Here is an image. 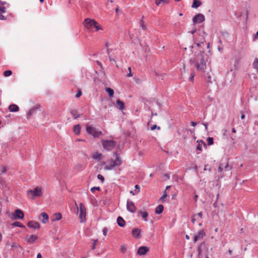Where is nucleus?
I'll return each instance as SVG.
<instances>
[{"label": "nucleus", "mask_w": 258, "mask_h": 258, "mask_svg": "<svg viewBox=\"0 0 258 258\" xmlns=\"http://www.w3.org/2000/svg\"><path fill=\"white\" fill-rule=\"evenodd\" d=\"M205 52L199 50L195 52V56L189 59L190 64H194L198 71H202L206 73L205 69L206 68V62L204 59Z\"/></svg>", "instance_id": "f257e3e1"}, {"label": "nucleus", "mask_w": 258, "mask_h": 258, "mask_svg": "<svg viewBox=\"0 0 258 258\" xmlns=\"http://www.w3.org/2000/svg\"><path fill=\"white\" fill-rule=\"evenodd\" d=\"M75 205L77 208V213L79 214L80 222H84L86 221V209L82 203H80L79 205L78 206L77 203H75Z\"/></svg>", "instance_id": "f03ea898"}, {"label": "nucleus", "mask_w": 258, "mask_h": 258, "mask_svg": "<svg viewBox=\"0 0 258 258\" xmlns=\"http://www.w3.org/2000/svg\"><path fill=\"white\" fill-rule=\"evenodd\" d=\"M86 131L88 134L91 135L94 138H99L102 135V132L101 131L91 126H87Z\"/></svg>", "instance_id": "7ed1b4c3"}, {"label": "nucleus", "mask_w": 258, "mask_h": 258, "mask_svg": "<svg viewBox=\"0 0 258 258\" xmlns=\"http://www.w3.org/2000/svg\"><path fill=\"white\" fill-rule=\"evenodd\" d=\"M42 194L41 189L40 187L37 186L33 190H29L27 191L28 196L33 199L35 197H40Z\"/></svg>", "instance_id": "20e7f679"}, {"label": "nucleus", "mask_w": 258, "mask_h": 258, "mask_svg": "<svg viewBox=\"0 0 258 258\" xmlns=\"http://www.w3.org/2000/svg\"><path fill=\"white\" fill-rule=\"evenodd\" d=\"M102 146L104 149L110 151L116 146V142L113 140H105L102 142Z\"/></svg>", "instance_id": "39448f33"}, {"label": "nucleus", "mask_w": 258, "mask_h": 258, "mask_svg": "<svg viewBox=\"0 0 258 258\" xmlns=\"http://www.w3.org/2000/svg\"><path fill=\"white\" fill-rule=\"evenodd\" d=\"M197 251L199 256L202 255V253L203 251H205V252L209 253V247L208 244L204 241L202 242L198 246Z\"/></svg>", "instance_id": "423d86ee"}, {"label": "nucleus", "mask_w": 258, "mask_h": 258, "mask_svg": "<svg viewBox=\"0 0 258 258\" xmlns=\"http://www.w3.org/2000/svg\"><path fill=\"white\" fill-rule=\"evenodd\" d=\"M97 24V22L94 19L86 18L84 21V25L88 29H92Z\"/></svg>", "instance_id": "0eeeda50"}, {"label": "nucleus", "mask_w": 258, "mask_h": 258, "mask_svg": "<svg viewBox=\"0 0 258 258\" xmlns=\"http://www.w3.org/2000/svg\"><path fill=\"white\" fill-rule=\"evenodd\" d=\"M205 20V16L202 14H198L196 15L193 18L192 21L194 24L196 23H201Z\"/></svg>", "instance_id": "6e6552de"}, {"label": "nucleus", "mask_w": 258, "mask_h": 258, "mask_svg": "<svg viewBox=\"0 0 258 258\" xmlns=\"http://www.w3.org/2000/svg\"><path fill=\"white\" fill-rule=\"evenodd\" d=\"M38 237L36 235H27L25 238V241L29 244H33L37 239Z\"/></svg>", "instance_id": "1a4fd4ad"}, {"label": "nucleus", "mask_w": 258, "mask_h": 258, "mask_svg": "<svg viewBox=\"0 0 258 258\" xmlns=\"http://www.w3.org/2000/svg\"><path fill=\"white\" fill-rule=\"evenodd\" d=\"M126 209L127 211L133 213H135L136 210V207L134 203L130 200H127V201Z\"/></svg>", "instance_id": "9d476101"}, {"label": "nucleus", "mask_w": 258, "mask_h": 258, "mask_svg": "<svg viewBox=\"0 0 258 258\" xmlns=\"http://www.w3.org/2000/svg\"><path fill=\"white\" fill-rule=\"evenodd\" d=\"M112 49L107 48V53L108 55L109 61L111 62H113L116 63L115 58H116V56L113 52H112Z\"/></svg>", "instance_id": "9b49d317"}, {"label": "nucleus", "mask_w": 258, "mask_h": 258, "mask_svg": "<svg viewBox=\"0 0 258 258\" xmlns=\"http://www.w3.org/2000/svg\"><path fill=\"white\" fill-rule=\"evenodd\" d=\"M13 216L15 219H22L24 218V214L21 210L18 209L15 210Z\"/></svg>", "instance_id": "f8f14e48"}, {"label": "nucleus", "mask_w": 258, "mask_h": 258, "mask_svg": "<svg viewBox=\"0 0 258 258\" xmlns=\"http://www.w3.org/2000/svg\"><path fill=\"white\" fill-rule=\"evenodd\" d=\"M206 235V233L203 230H201L198 232V233L195 235L194 237L193 241L195 243L198 240L202 239Z\"/></svg>", "instance_id": "ddd939ff"}, {"label": "nucleus", "mask_w": 258, "mask_h": 258, "mask_svg": "<svg viewBox=\"0 0 258 258\" xmlns=\"http://www.w3.org/2000/svg\"><path fill=\"white\" fill-rule=\"evenodd\" d=\"M27 226L34 229H39L40 228V224L39 223L34 221H29L27 223Z\"/></svg>", "instance_id": "4468645a"}, {"label": "nucleus", "mask_w": 258, "mask_h": 258, "mask_svg": "<svg viewBox=\"0 0 258 258\" xmlns=\"http://www.w3.org/2000/svg\"><path fill=\"white\" fill-rule=\"evenodd\" d=\"M149 250V248L146 246L140 247L138 250V254L140 255H145Z\"/></svg>", "instance_id": "2eb2a0df"}, {"label": "nucleus", "mask_w": 258, "mask_h": 258, "mask_svg": "<svg viewBox=\"0 0 258 258\" xmlns=\"http://www.w3.org/2000/svg\"><path fill=\"white\" fill-rule=\"evenodd\" d=\"M114 155L116 156L115 159L114 160V166L115 167L120 166L122 163V161L119 154L115 152L114 153Z\"/></svg>", "instance_id": "dca6fc26"}, {"label": "nucleus", "mask_w": 258, "mask_h": 258, "mask_svg": "<svg viewBox=\"0 0 258 258\" xmlns=\"http://www.w3.org/2000/svg\"><path fill=\"white\" fill-rule=\"evenodd\" d=\"M141 230L139 228H134L132 230L133 236L136 238H140L141 237Z\"/></svg>", "instance_id": "f3484780"}, {"label": "nucleus", "mask_w": 258, "mask_h": 258, "mask_svg": "<svg viewBox=\"0 0 258 258\" xmlns=\"http://www.w3.org/2000/svg\"><path fill=\"white\" fill-rule=\"evenodd\" d=\"M48 219V215L45 213L42 212L40 216H39V220L42 222L43 223H46Z\"/></svg>", "instance_id": "a211bd4d"}, {"label": "nucleus", "mask_w": 258, "mask_h": 258, "mask_svg": "<svg viewBox=\"0 0 258 258\" xmlns=\"http://www.w3.org/2000/svg\"><path fill=\"white\" fill-rule=\"evenodd\" d=\"M62 218V215L60 213H56L52 215L51 217L52 221H58Z\"/></svg>", "instance_id": "6ab92c4d"}, {"label": "nucleus", "mask_w": 258, "mask_h": 258, "mask_svg": "<svg viewBox=\"0 0 258 258\" xmlns=\"http://www.w3.org/2000/svg\"><path fill=\"white\" fill-rule=\"evenodd\" d=\"M117 223L119 226L121 227H124L125 225V222L124 220L121 216L117 217Z\"/></svg>", "instance_id": "aec40b11"}, {"label": "nucleus", "mask_w": 258, "mask_h": 258, "mask_svg": "<svg viewBox=\"0 0 258 258\" xmlns=\"http://www.w3.org/2000/svg\"><path fill=\"white\" fill-rule=\"evenodd\" d=\"M70 112L73 116L74 119H77L82 115V114H78V110L75 109H71Z\"/></svg>", "instance_id": "412c9836"}, {"label": "nucleus", "mask_w": 258, "mask_h": 258, "mask_svg": "<svg viewBox=\"0 0 258 258\" xmlns=\"http://www.w3.org/2000/svg\"><path fill=\"white\" fill-rule=\"evenodd\" d=\"M9 109L11 112H17L19 110V107L18 105L13 104L9 106Z\"/></svg>", "instance_id": "4be33fe9"}, {"label": "nucleus", "mask_w": 258, "mask_h": 258, "mask_svg": "<svg viewBox=\"0 0 258 258\" xmlns=\"http://www.w3.org/2000/svg\"><path fill=\"white\" fill-rule=\"evenodd\" d=\"M116 106L120 110H122L124 108V103L119 99L116 100Z\"/></svg>", "instance_id": "5701e85b"}, {"label": "nucleus", "mask_w": 258, "mask_h": 258, "mask_svg": "<svg viewBox=\"0 0 258 258\" xmlns=\"http://www.w3.org/2000/svg\"><path fill=\"white\" fill-rule=\"evenodd\" d=\"M81 125L80 124H77L74 126L73 132L76 135H78L80 134L81 132Z\"/></svg>", "instance_id": "b1692460"}, {"label": "nucleus", "mask_w": 258, "mask_h": 258, "mask_svg": "<svg viewBox=\"0 0 258 258\" xmlns=\"http://www.w3.org/2000/svg\"><path fill=\"white\" fill-rule=\"evenodd\" d=\"M164 210V206L162 205H159L155 208V213L156 214H161Z\"/></svg>", "instance_id": "393cba45"}, {"label": "nucleus", "mask_w": 258, "mask_h": 258, "mask_svg": "<svg viewBox=\"0 0 258 258\" xmlns=\"http://www.w3.org/2000/svg\"><path fill=\"white\" fill-rule=\"evenodd\" d=\"M202 5V2L200 0H194L192 8L197 9L201 6Z\"/></svg>", "instance_id": "a878e982"}, {"label": "nucleus", "mask_w": 258, "mask_h": 258, "mask_svg": "<svg viewBox=\"0 0 258 258\" xmlns=\"http://www.w3.org/2000/svg\"><path fill=\"white\" fill-rule=\"evenodd\" d=\"M39 106V105H38L32 108L31 109H30V110L29 111V112L27 113L28 117L31 116L35 112L36 110L37 109H38V107Z\"/></svg>", "instance_id": "bb28decb"}, {"label": "nucleus", "mask_w": 258, "mask_h": 258, "mask_svg": "<svg viewBox=\"0 0 258 258\" xmlns=\"http://www.w3.org/2000/svg\"><path fill=\"white\" fill-rule=\"evenodd\" d=\"M12 225L13 227H19L22 228H25V226L24 225H23L21 223H20V222H18V221H15V222H13L12 224Z\"/></svg>", "instance_id": "cd10ccee"}, {"label": "nucleus", "mask_w": 258, "mask_h": 258, "mask_svg": "<svg viewBox=\"0 0 258 258\" xmlns=\"http://www.w3.org/2000/svg\"><path fill=\"white\" fill-rule=\"evenodd\" d=\"M105 91L108 93V95L110 97H112L114 95V91L112 89L109 87H106L105 88Z\"/></svg>", "instance_id": "c85d7f7f"}, {"label": "nucleus", "mask_w": 258, "mask_h": 258, "mask_svg": "<svg viewBox=\"0 0 258 258\" xmlns=\"http://www.w3.org/2000/svg\"><path fill=\"white\" fill-rule=\"evenodd\" d=\"M167 197V191L166 190H165L164 191H163V195L161 197V198L159 199V201L160 202H161L162 203H164L166 200H165V198H166Z\"/></svg>", "instance_id": "c756f323"}, {"label": "nucleus", "mask_w": 258, "mask_h": 258, "mask_svg": "<svg viewBox=\"0 0 258 258\" xmlns=\"http://www.w3.org/2000/svg\"><path fill=\"white\" fill-rule=\"evenodd\" d=\"M170 0H155V4L157 6H159L160 4H168Z\"/></svg>", "instance_id": "7c9ffc66"}, {"label": "nucleus", "mask_w": 258, "mask_h": 258, "mask_svg": "<svg viewBox=\"0 0 258 258\" xmlns=\"http://www.w3.org/2000/svg\"><path fill=\"white\" fill-rule=\"evenodd\" d=\"M139 214L141 215L142 217H143V218L144 219V220L145 221H147V219H146V218L148 216V213L147 212H143L140 211L139 212Z\"/></svg>", "instance_id": "2f4dec72"}, {"label": "nucleus", "mask_w": 258, "mask_h": 258, "mask_svg": "<svg viewBox=\"0 0 258 258\" xmlns=\"http://www.w3.org/2000/svg\"><path fill=\"white\" fill-rule=\"evenodd\" d=\"M253 67L256 70L257 73H258V58H255L253 62Z\"/></svg>", "instance_id": "473e14b6"}, {"label": "nucleus", "mask_w": 258, "mask_h": 258, "mask_svg": "<svg viewBox=\"0 0 258 258\" xmlns=\"http://www.w3.org/2000/svg\"><path fill=\"white\" fill-rule=\"evenodd\" d=\"M205 77L207 78L206 81L208 83H212V77L210 74H209V73H207L205 74Z\"/></svg>", "instance_id": "72a5a7b5"}, {"label": "nucleus", "mask_w": 258, "mask_h": 258, "mask_svg": "<svg viewBox=\"0 0 258 258\" xmlns=\"http://www.w3.org/2000/svg\"><path fill=\"white\" fill-rule=\"evenodd\" d=\"M114 167H115V166L112 165V164L110 163V164L104 167V169L106 170H110L112 169Z\"/></svg>", "instance_id": "f704fd0d"}, {"label": "nucleus", "mask_w": 258, "mask_h": 258, "mask_svg": "<svg viewBox=\"0 0 258 258\" xmlns=\"http://www.w3.org/2000/svg\"><path fill=\"white\" fill-rule=\"evenodd\" d=\"M207 141L209 145H212L214 143V139L212 137H208L207 138Z\"/></svg>", "instance_id": "c9c22d12"}, {"label": "nucleus", "mask_w": 258, "mask_h": 258, "mask_svg": "<svg viewBox=\"0 0 258 258\" xmlns=\"http://www.w3.org/2000/svg\"><path fill=\"white\" fill-rule=\"evenodd\" d=\"M12 74V72L10 70H7L4 72L3 75L5 77H9Z\"/></svg>", "instance_id": "e433bc0d"}, {"label": "nucleus", "mask_w": 258, "mask_h": 258, "mask_svg": "<svg viewBox=\"0 0 258 258\" xmlns=\"http://www.w3.org/2000/svg\"><path fill=\"white\" fill-rule=\"evenodd\" d=\"M94 28H95V31H98L100 30H103L102 27L98 24L97 22V24L95 25V26H94Z\"/></svg>", "instance_id": "4c0bfd02"}, {"label": "nucleus", "mask_w": 258, "mask_h": 258, "mask_svg": "<svg viewBox=\"0 0 258 258\" xmlns=\"http://www.w3.org/2000/svg\"><path fill=\"white\" fill-rule=\"evenodd\" d=\"M101 157V154L96 152L93 156V158L95 159L100 160Z\"/></svg>", "instance_id": "58836bf2"}, {"label": "nucleus", "mask_w": 258, "mask_h": 258, "mask_svg": "<svg viewBox=\"0 0 258 258\" xmlns=\"http://www.w3.org/2000/svg\"><path fill=\"white\" fill-rule=\"evenodd\" d=\"M75 168L77 170H82L83 169V166L81 164H77L75 166Z\"/></svg>", "instance_id": "ea45409f"}, {"label": "nucleus", "mask_w": 258, "mask_h": 258, "mask_svg": "<svg viewBox=\"0 0 258 258\" xmlns=\"http://www.w3.org/2000/svg\"><path fill=\"white\" fill-rule=\"evenodd\" d=\"M140 25H141V27H142V29L144 30H146V26H145V25L144 24V22L143 21V19H142L140 22Z\"/></svg>", "instance_id": "a19ab883"}, {"label": "nucleus", "mask_w": 258, "mask_h": 258, "mask_svg": "<svg viewBox=\"0 0 258 258\" xmlns=\"http://www.w3.org/2000/svg\"><path fill=\"white\" fill-rule=\"evenodd\" d=\"M96 190L100 191L101 190V189H100V187H99V186H94L91 188V191L92 193H94L95 191Z\"/></svg>", "instance_id": "79ce46f5"}, {"label": "nucleus", "mask_w": 258, "mask_h": 258, "mask_svg": "<svg viewBox=\"0 0 258 258\" xmlns=\"http://www.w3.org/2000/svg\"><path fill=\"white\" fill-rule=\"evenodd\" d=\"M197 215H193L191 217V222L192 223H195L196 221L198 220V219L197 218Z\"/></svg>", "instance_id": "37998d69"}, {"label": "nucleus", "mask_w": 258, "mask_h": 258, "mask_svg": "<svg viewBox=\"0 0 258 258\" xmlns=\"http://www.w3.org/2000/svg\"><path fill=\"white\" fill-rule=\"evenodd\" d=\"M93 240L94 241V242L92 246V250H94L96 248V246L97 242L98 241V239Z\"/></svg>", "instance_id": "c03bdc74"}, {"label": "nucleus", "mask_w": 258, "mask_h": 258, "mask_svg": "<svg viewBox=\"0 0 258 258\" xmlns=\"http://www.w3.org/2000/svg\"><path fill=\"white\" fill-rule=\"evenodd\" d=\"M195 76V74L194 73H193V72L191 73L190 76L189 78V80L190 81L193 82Z\"/></svg>", "instance_id": "a18cd8bd"}, {"label": "nucleus", "mask_w": 258, "mask_h": 258, "mask_svg": "<svg viewBox=\"0 0 258 258\" xmlns=\"http://www.w3.org/2000/svg\"><path fill=\"white\" fill-rule=\"evenodd\" d=\"M231 169V167L227 163L224 167V170L225 171H230Z\"/></svg>", "instance_id": "49530a36"}, {"label": "nucleus", "mask_w": 258, "mask_h": 258, "mask_svg": "<svg viewBox=\"0 0 258 258\" xmlns=\"http://www.w3.org/2000/svg\"><path fill=\"white\" fill-rule=\"evenodd\" d=\"M82 93L81 90H78L75 96L76 98H79L82 95Z\"/></svg>", "instance_id": "de8ad7c7"}, {"label": "nucleus", "mask_w": 258, "mask_h": 258, "mask_svg": "<svg viewBox=\"0 0 258 258\" xmlns=\"http://www.w3.org/2000/svg\"><path fill=\"white\" fill-rule=\"evenodd\" d=\"M156 128H157L158 130H160V126H157L156 124H154L152 126H151V130L152 131H153Z\"/></svg>", "instance_id": "09e8293b"}, {"label": "nucleus", "mask_w": 258, "mask_h": 258, "mask_svg": "<svg viewBox=\"0 0 258 258\" xmlns=\"http://www.w3.org/2000/svg\"><path fill=\"white\" fill-rule=\"evenodd\" d=\"M135 191L137 192V193H139L140 192V185H139L138 184H136L135 186Z\"/></svg>", "instance_id": "8fccbe9b"}, {"label": "nucleus", "mask_w": 258, "mask_h": 258, "mask_svg": "<svg viewBox=\"0 0 258 258\" xmlns=\"http://www.w3.org/2000/svg\"><path fill=\"white\" fill-rule=\"evenodd\" d=\"M97 178L101 180L102 182L104 181V178L103 176L101 174H98L97 175Z\"/></svg>", "instance_id": "3c124183"}, {"label": "nucleus", "mask_w": 258, "mask_h": 258, "mask_svg": "<svg viewBox=\"0 0 258 258\" xmlns=\"http://www.w3.org/2000/svg\"><path fill=\"white\" fill-rule=\"evenodd\" d=\"M128 70L129 71V73L127 74V76L128 77H133V74L132 73H131V67H128Z\"/></svg>", "instance_id": "603ef678"}, {"label": "nucleus", "mask_w": 258, "mask_h": 258, "mask_svg": "<svg viewBox=\"0 0 258 258\" xmlns=\"http://www.w3.org/2000/svg\"><path fill=\"white\" fill-rule=\"evenodd\" d=\"M6 8L5 7L3 6H0V11L2 13H5L6 12Z\"/></svg>", "instance_id": "864d4df0"}, {"label": "nucleus", "mask_w": 258, "mask_h": 258, "mask_svg": "<svg viewBox=\"0 0 258 258\" xmlns=\"http://www.w3.org/2000/svg\"><path fill=\"white\" fill-rule=\"evenodd\" d=\"M202 124H203V125H204V126H205V130H206V131L207 132H208V123H207V122H203L202 123Z\"/></svg>", "instance_id": "5fc2aeb1"}, {"label": "nucleus", "mask_w": 258, "mask_h": 258, "mask_svg": "<svg viewBox=\"0 0 258 258\" xmlns=\"http://www.w3.org/2000/svg\"><path fill=\"white\" fill-rule=\"evenodd\" d=\"M102 232H103V234L104 235V236H106V234H107V229L106 228H104L102 230Z\"/></svg>", "instance_id": "6e6d98bb"}, {"label": "nucleus", "mask_w": 258, "mask_h": 258, "mask_svg": "<svg viewBox=\"0 0 258 258\" xmlns=\"http://www.w3.org/2000/svg\"><path fill=\"white\" fill-rule=\"evenodd\" d=\"M7 171V168L6 167H3L1 169V173H5Z\"/></svg>", "instance_id": "4d7b16f0"}, {"label": "nucleus", "mask_w": 258, "mask_h": 258, "mask_svg": "<svg viewBox=\"0 0 258 258\" xmlns=\"http://www.w3.org/2000/svg\"><path fill=\"white\" fill-rule=\"evenodd\" d=\"M198 142L199 143V144H200V143H201V145H203L205 147H206V148L207 147L206 144L203 140H200L199 142L198 141Z\"/></svg>", "instance_id": "13d9d810"}, {"label": "nucleus", "mask_w": 258, "mask_h": 258, "mask_svg": "<svg viewBox=\"0 0 258 258\" xmlns=\"http://www.w3.org/2000/svg\"><path fill=\"white\" fill-rule=\"evenodd\" d=\"M218 197H219V194L217 195V200H216V201L213 204V206L216 208L217 207V200H218Z\"/></svg>", "instance_id": "bf43d9fd"}, {"label": "nucleus", "mask_w": 258, "mask_h": 258, "mask_svg": "<svg viewBox=\"0 0 258 258\" xmlns=\"http://www.w3.org/2000/svg\"><path fill=\"white\" fill-rule=\"evenodd\" d=\"M0 20H6V18L2 14V13H0Z\"/></svg>", "instance_id": "052dcab7"}, {"label": "nucleus", "mask_w": 258, "mask_h": 258, "mask_svg": "<svg viewBox=\"0 0 258 258\" xmlns=\"http://www.w3.org/2000/svg\"><path fill=\"white\" fill-rule=\"evenodd\" d=\"M197 149L199 151H202V146L200 144H199L197 146Z\"/></svg>", "instance_id": "680f3d73"}, {"label": "nucleus", "mask_w": 258, "mask_h": 258, "mask_svg": "<svg viewBox=\"0 0 258 258\" xmlns=\"http://www.w3.org/2000/svg\"><path fill=\"white\" fill-rule=\"evenodd\" d=\"M194 215H197V216L199 217V218L200 219H201L202 218V212H200L199 213H198L197 214H195Z\"/></svg>", "instance_id": "e2e57ef3"}, {"label": "nucleus", "mask_w": 258, "mask_h": 258, "mask_svg": "<svg viewBox=\"0 0 258 258\" xmlns=\"http://www.w3.org/2000/svg\"><path fill=\"white\" fill-rule=\"evenodd\" d=\"M223 169L221 166V165L220 164L219 167H218V172H222L223 171Z\"/></svg>", "instance_id": "0e129e2a"}, {"label": "nucleus", "mask_w": 258, "mask_h": 258, "mask_svg": "<svg viewBox=\"0 0 258 258\" xmlns=\"http://www.w3.org/2000/svg\"><path fill=\"white\" fill-rule=\"evenodd\" d=\"M130 193L131 194H132V195H133V196L136 195H137L138 194L135 190L134 191H133V190H131L130 191Z\"/></svg>", "instance_id": "69168bd1"}, {"label": "nucleus", "mask_w": 258, "mask_h": 258, "mask_svg": "<svg viewBox=\"0 0 258 258\" xmlns=\"http://www.w3.org/2000/svg\"><path fill=\"white\" fill-rule=\"evenodd\" d=\"M197 122H194V121H192L191 122V125L192 126H195L197 124Z\"/></svg>", "instance_id": "338daca9"}, {"label": "nucleus", "mask_w": 258, "mask_h": 258, "mask_svg": "<svg viewBox=\"0 0 258 258\" xmlns=\"http://www.w3.org/2000/svg\"><path fill=\"white\" fill-rule=\"evenodd\" d=\"M37 258H42V255L40 253H38L37 255Z\"/></svg>", "instance_id": "774afa93"}]
</instances>
